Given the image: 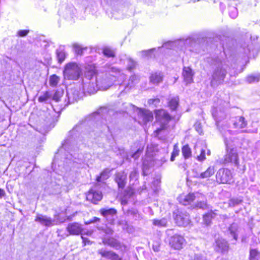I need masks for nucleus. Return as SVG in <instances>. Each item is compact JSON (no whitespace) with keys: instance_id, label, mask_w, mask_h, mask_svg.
Instances as JSON below:
<instances>
[{"instance_id":"f257e3e1","label":"nucleus","mask_w":260,"mask_h":260,"mask_svg":"<svg viewBox=\"0 0 260 260\" xmlns=\"http://www.w3.org/2000/svg\"><path fill=\"white\" fill-rule=\"evenodd\" d=\"M156 122L159 123V127L156 129L155 132L159 134L161 131L166 130L169 122L174 119V117L169 112L163 108L154 110Z\"/></svg>"},{"instance_id":"f03ea898","label":"nucleus","mask_w":260,"mask_h":260,"mask_svg":"<svg viewBox=\"0 0 260 260\" xmlns=\"http://www.w3.org/2000/svg\"><path fill=\"white\" fill-rule=\"evenodd\" d=\"M62 74L66 80H77L81 75L82 69L78 63L72 61L64 66Z\"/></svg>"},{"instance_id":"7ed1b4c3","label":"nucleus","mask_w":260,"mask_h":260,"mask_svg":"<svg viewBox=\"0 0 260 260\" xmlns=\"http://www.w3.org/2000/svg\"><path fill=\"white\" fill-rule=\"evenodd\" d=\"M215 181L218 184H232L234 183L233 173L228 168H221L215 174Z\"/></svg>"},{"instance_id":"20e7f679","label":"nucleus","mask_w":260,"mask_h":260,"mask_svg":"<svg viewBox=\"0 0 260 260\" xmlns=\"http://www.w3.org/2000/svg\"><path fill=\"white\" fill-rule=\"evenodd\" d=\"M170 247L174 250H180L186 244V241L183 235L175 234L170 236L168 240Z\"/></svg>"},{"instance_id":"39448f33","label":"nucleus","mask_w":260,"mask_h":260,"mask_svg":"<svg viewBox=\"0 0 260 260\" xmlns=\"http://www.w3.org/2000/svg\"><path fill=\"white\" fill-rule=\"evenodd\" d=\"M221 163L224 165L232 164L237 167L239 166L238 153L234 148H231L227 150L226 153L224 155L221 160Z\"/></svg>"},{"instance_id":"423d86ee","label":"nucleus","mask_w":260,"mask_h":260,"mask_svg":"<svg viewBox=\"0 0 260 260\" xmlns=\"http://www.w3.org/2000/svg\"><path fill=\"white\" fill-rule=\"evenodd\" d=\"M103 198L102 191L91 187L85 193V199L87 201L94 205H98Z\"/></svg>"},{"instance_id":"0eeeda50","label":"nucleus","mask_w":260,"mask_h":260,"mask_svg":"<svg viewBox=\"0 0 260 260\" xmlns=\"http://www.w3.org/2000/svg\"><path fill=\"white\" fill-rule=\"evenodd\" d=\"M173 217L176 224L179 226H185L189 223L188 215L178 209L173 212Z\"/></svg>"},{"instance_id":"6e6552de","label":"nucleus","mask_w":260,"mask_h":260,"mask_svg":"<svg viewBox=\"0 0 260 260\" xmlns=\"http://www.w3.org/2000/svg\"><path fill=\"white\" fill-rule=\"evenodd\" d=\"M114 180L117 183L118 190H123L127 184V174L124 171L116 172Z\"/></svg>"},{"instance_id":"1a4fd4ad","label":"nucleus","mask_w":260,"mask_h":260,"mask_svg":"<svg viewBox=\"0 0 260 260\" xmlns=\"http://www.w3.org/2000/svg\"><path fill=\"white\" fill-rule=\"evenodd\" d=\"M66 230L69 234L72 235H80L83 231L82 225L77 222H74L68 224L66 228Z\"/></svg>"},{"instance_id":"9d476101","label":"nucleus","mask_w":260,"mask_h":260,"mask_svg":"<svg viewBox=\"0 0 260 260\" xmlns=\"http://www.w3.org/2000/svg\"><path fill=\"white\" fill-rule=\"evenodd\" d=\"M138 114L142 118L144 123L152 121L153 120L152 112L149 110L142 108H138Z\"/></svg>"},{"instance_id":"9b49d317","label":"nucleus","mask_w":260,"mask_h":260,"mask_svg":"<svg viewBox=\"0 0 260 260\" xmlns=\"http://www.w3.org/2000/svg\"><path fill=\"white\" fill-rule=\"evenodd\" d=\"M226 72L223 69L216 70L212 75L211 82L215 83H222L226 76Z\"/></svg>"},{"instance_id":"f8f14e48","label":"nucleus","mask_w":260,"mask_h":260,"mask_svg":"<svg viewBox=\"0 0 260 260\" xmlns=\"http://www.w3.org/2000/svg\"><path fill=\"white\" fill-rule=\"evenodd\" d=\"M84 74L86 78L89 80L96 77L98 74V71L95 65L93 63L86 65L85 67Z\"/></svg>"},{"instance_id":"ddd939ff","label":"nucleus","mask_w":260,"mask_h":260,"mask_svg":"<svg viewBox=\"0 0 260 260\" xmlns=\"http://www.w3.org/2000/svg\"><path fill=\"white\" fill-rule=\"evenodd\" d=\"M102 242L105 245H109L116 249H118L121 247L120 243L113 237L105 236L103 238Z\"/></svg>"},{"instance_id":"4468645a","label":"nucleus","mask_w":260,"mask_h":260,"mask_svg":"<svg viewBox=\"0 0 260 260\" xmlns=\"http://www.w3.org/2000/svg\"><path fill=\"white\" fill-rule=\"evenodd\" d=\"M194 73L192 69L189 67H184L182 71V76L184 80L187 84H190L193 82V76Z\"/></svg>"},{"instance_id":"2eb2a0df","label":"nucleus","mask_w":260,"mask_h":260,"mask_svg":"<svg viewBox=\"0 0 260 260\" xmlns=\"http://www.w3.org/2000/svg\"><path fill=\"white\" fill-rule=\"evenodd\" d=\"M195 195L193 193H189L185 196L180 197L179 202L184 206L191 204L195 200Z\"/></svg>"},{"instance_id":"dca6fc26","label":"nucleus","mask_w":260,"mask_h":260,"mask_svg":"<svg viewBox=\"0 0 260 260\" xmlns=\"http://www.w3.org/2000/svg\"><path fill=\"white\" fill-rule=\"evenodd\" d=\"M164 78L163 75L160 72L152 73L149 77L150 82L153 84H158L161 83Z\"/></svg>"},{"instance_id":"f3484780","label":"nucleus","mask_w":260,"mask_h":260,"mask_svg":"<svg viewBox=\"0 0 260 260\" xmlns=\"http://www.w3.org/2000/svg\"><path fill=\"white\" fill-rule=\"evenodd\" d=\"M216 216V213L211 210L203 215V220L204 223L206 225H209L212 222V220Z\"/></svg>"},{"instance_id":"a211bd4d","label":"nucleus","mask_w":260,"mask_h":260,"mask_svg":"<svg viewBox=\"0 0 260 260\" xmlns=\"http://www.w3.org/2000/svg\"><path fill=\"white\" fill-rule=\"evenodd\" d=\"M35 220L36 222H39L43 224L46 226H50L53 225V220L51 218H47L45 216L38 215L36 217Z\"/></svg>"},{"instance_id":"6ab92c4d","label":"nucleus","mask_w":260,"mask_h":260,"mask_svg":"<svg viewBox=\"0 0 260 260\" xmlns=\"http://www.w3.org/2000/svg\"><path fill=\"white\" fill-rule=\"evenodd\" d=\"M179 104V99L178 96L171 98L168 100V106L171 111H176Z\"/></svg>"},{"instance_id":"aec40b11","label":"nucleus","mask_w":260,"mask_h":260,"mask_svg":"<svg viewBox=\"0 0 260 260\" xmlns=\"http://www.w3.org/2000/svg\"><path fill=\"white\" fill-rule=\"evenodd\" d=\"M75 54L77 56H81L84 50H86L87 47H83L77 43H74L72 45Z\"/></svg>"},{"instance_id":"412c9836","label":"nucleus","mask_w":260,"mask_h":260,"mask_svg":"<svg viewBox=\"0 0 260 260\" xmlns=\"http://www.w3.org/2000/svg\"><path fill=\"white\" fill-rule=\"evenodd\" d=\"M182 154L185 159L190 158L192 156V151L188 144L183 145L181 148Z\"/></svg>"},{"instance_id":"4be33fe9","label":"nucleus","mask_w":260,"mask_h":260,"mask_svg":"<svg viewBox=\"0 0 260 260\" xmlns=\"http://www.w3.org/2000/svg\"><path fill=\"white\" fill-rule=\"evenodd\" d=\"M247 124V121L245 120V118L243 116H240L235 120L234 125L236 128H242L245 127Z\"/></svg>"},{"instance_id":"5701e85b","label":"nucleus","mask_w":260,"mask_h":260,"mask_svg":"<svg viewBox=\"0 0 260 260\" xmlns=\"http://www.w3.org/2000/svg\"><path fill=\"white\" fill-rule=\"evenodd\" d=\"M215 173V167L213 166H210L203 172L201 173L200 175V177L201 178H206L211 177Z\"/></svg>"},{"instance_id":"b1692460","label":"nucleus","mask_w":260,"mask_h":260,"mask_svg":"<svg viewBox=\"0 0 260 260\" xmlns=\"http://www.w3.org/2000/svg\"><path fill=\"white\" fill-rule=\"evenodd\" d=\"M101 215L104 217H107L109 216H113L117 214V210L114 208H110L108 209L102 208L99 211Z\"/></svg>"},{"instance_id":"393cba45","label":"nucleus","mask_w":260,"mask_h":260,"mask_svg":"<svg viewBox=\"0 0 260 260\" xmlns=\"http://www.w3.org/2000/svg\"><path fill=\"white\" fill-rule=\"evenodd\" d=\"M216 244L217 247L221 250V251H227L229 249V246L227 241L223 239H217L216 241Z\"/></svg>"},{"instance_id":"a878e982","label":"nucleus","mask_w":260,"mask_h":260,"mask_svg":"<svg viewBox=\"0 0 260 260\" xmlns=\"http://www.w3.org/2000/svg\"><path fill=\"white\" fill-rule=\"evenodd\" d=\"M259 256L260 251L257 248L250 249L248 257L249 260H257Z\"/></svg>"},{"instance_id":"bb28decb","label":"nucleus","mask_w":260,"mask_h":260,"mask_svg":"<svg viewBox=\"0 0 260 260\" xmlns=\"http://www.w3.org/2000/svg\"><path fill=\"white\" fill-rule=\"evenodd\" d=\"M152 224L158 227H166L168 225V221L165 218L160 219H154L152 220Z\"/></svg>"},{"instance_id":"cd10ccee","label":"nucleus","mask_w":260,"mask_h":260,"mask_svg":"<svg viewBox=\"0 0 260 260\" xmlns=\"http://www.w3.org/2000/svg\"><path fill=\"white\" fill-rule=\"evenodd\" d=\"M60 80V78L58 76H57L55 74L52 75L50 77L49 79V84L52 87H56L59 81Z\"/></svg>"},{"instance_id":"c85d7f7f","label":"nucleus","mask_w":260,"mask_h":260,"mask_svg":"<svg viewBox=\"0 0 260 260\" xmlns=\"http://www.w3.org/2000/svg\"><path fill=\"white\" fill-rule=\"evenodd\" d=\"M51 94L49 90L46 91L44 92L43 94L40 95L38 98V102L40 103H43L47 101L48 100L50 99Z\"/></svg>"},{"instance_id":"c756f323","label":"nucleus","mask_w":260,"mask_h":260,"mask_svg":"<svg viewBox=\"0 0 260 260\" xmlns=\"http://www.w3.org/2000/svg\"><path fill=\"white\" fill-rule=\"evenodd\" d=\"M179 152H180V150L178 148V144H175L173 146V151L171 153V156L170 157V160L171 161H174L175 160V157L179 155Z\"/></svg>"},{"instance_id":"7c9ffc66","label":"nucleus","mask_w":260,"mask_h":260,"mask_svg":"<svg viewBox=\"0 0 260 260\" xmlns=\"http://www.w3.org/2000/svg\"><path fill=\"white\" fill-rule=\"evenodd\" d=\"M103 53L108 57H114L115 56L114 52L109 47H105L103 50Z\"/></svg>"},{"instance_id":"2f4dec72","label":"nucleus","mask_w":260,"mask_h":260,"mask_svg":"<svg viewBox=\"0 0 260 260\" xmlns=\"http://www.w3.org/2000/svg\"><path fill=\"white\" fill-rule=\"evenodd\" d=\"M58 62L59 63H62L66 57L65 52L63 50H59L56 52Z\"/></svg>"},{"instance_id":"473e14b6","label":"nucleus","mask_w":260,"mask_h":260,"mask_svg":"<svg viewBox=\"0 0 260 260\" xmlns=\"http://www.w3.org/2000/svg\"><path fill=\"white\" fill-rule=\"evenodd\" d=\"M134 189L132 187H128L124 191L123 197L128 198H131L134 194Z\"/></svg>"},{"instance_id":"72a5a7b5","label":"nucleus","mask_w":260,"mask_h":260,"mask_svg":"<svg viewBox=\"0 0 260 260\" xmlns=\"http://www.w3.org/2000/svg\"><path fill=\"white\" fill-rule=\"evenodd\" d=\"M206 158V151L205 149H202L200 154L196 157V159L199 161L202 162L205 160Z\"/></svg>"},{"instance_id":"f704fd0d","label":"nucleus","mask_w":260,"mask_h":260,"mask_svg":"<svg viewBox=\"0 0 260 260\" xmlns=\"http://www.w3.org/2000/svg\"><path fill=\"white\" fill-rule=\"evenodd\" d=\"M160 100L159 98H152L148 100V104L149 105H154L155 106H157V105L160 103Z\"/></svg>"},{"instance_id":"c9c22d12","label":"nucleus","mask_w":260,"mask_h":260,"mask_svg":"<svg viewBox=\"0 0 260 260\" xmlns=\"http://www.w3.org/2000/svg\"><path fill=\"white\" fill-rule=\"evenodd\" d=\"M143 147L138 148L137 150L132 155V157L134 158L135 159H138L141 154L143 152Z\"/></svg>"},{"instance_id":"e433bc0d","label":"nucleus","mask_w":260,"mask_h":260,"mask_svg":"<svg viewBox=\"0 0 260 260\" xmlns=\"http://www.w3.org/2000/svg\"><path fill=\"white\" fill-rule=\"evenodd\" d=\"M110 170L109 169H104L100 173V175L102 176L103 179H107L109 177V173H110Z\"/></svg>"},{"instance_id":"4c0bfd02","label":"nucleus","mask_w":260,"mask_h":260,"mask_svg":"<svg viewBox=\"0 0 260 260\" xmlns=\"http://www.w3.org/2000/svg\"><path fill=\"white\" fill-rule=\"evenodd\" d=\"M228 231L230 234L233 236V238L237 240L238 239V235L236 234V230L234 229L232 225H230L228 228Z\"/></svg>"},{"instance_id":"58836bf2","label":"nucleus","mask_w":260,"mask_h":260,"mask_svg":"<svg viewBox=\"0 0 260 260\" xmlns=\"http://www.w3.org/2000/svg\"><path fill=\"white\" fill-rule=\"evenodd\" d=\"M29 32V30L27 29L19 30L17 32V36L20 37H24L27 36Z\"/></svg>"},{"instance_id":"ea45409f","label":"nucleus","mask_w":260,"mask_h":260,"mask_svg":"<svg viewBox=\"0 0 260 260\" xmlns=\"http://www.w3.org/2000/svg\"><path fill=\"white\" fill-rule=\"evenodd\" d=\"M196 207L201 208L203 209H206L207 207V205L206 202H198L196 205Z\"/></svg>"},{"instance_id":"a19ab883","label":"nucleus","mask_w":260,"mask_h":260,"mask_svg":"<svg viewBox=\"0 0 260 260\" xmlns=\"http://www.w3.org/2000/svg\"><path fill=\"white\" fill-rule=\"evenodd\" d=\"M52 99L55 102H59L60 100V96L57 91H56L52 96Z\"/></svg>"},{"instance_id":"79ce46f5","label":"nucleus","mask_w":260,"mask_h":260,"mask_svg":"<svg viewBox=\"0 0 260 260\" xmlns=\"http://www.w3.org/2000/svg\"><path fill=\"white\" fill-rule=\"evenodd\" d=\"M234 205H238L242 203V200L238 199H234L231 201Z\"/></svg>"},{"instance_id":"37998d69","label":"nucleus","mask_w":260,"mask_h":260,"mask_svg":"<svg viewBox=\"0 0 260 260\" xmlns=\"http://www.w3.org/2000/svg\"><path fill=\"white\" fill-rule=\"evenodd\" d=\"M126 198H124L123 197V198L121 199L120 203H121V205H125L127 204L128 202H127V200L126 199Z\"/></svg>"},{"instance_id":"c03bdc74","label":"nucleus","mask_w":260,"mask_h":260,"mask_svg":"<svg viewBox=\"0 0 260 260\" xmlns=\"http://www.w3.org/2000/svg\"><path fill=\"white\" fill-rule=\"evenodd\" d=\"M81 238L83 240V242L84 243V245H86L87 243H89L90 241L88 240V238H85L83 236H81Z\"/></svg>"},{"instance_id":"a18cd8bd","label":"nucleus","mask_w":260,"mask_h":260,"mask_svg":"<svg viewBox=\"0 0 260 260\" xmlns=\"http://www.w3.org/2000/svg\"><path fill=\"white\" fill-rule=\"evenodd\" d=\"M6 195L5 191L4 189L0 188V198L4 197Z\"/></svg>"},{"instance_id":"49530a36","label":"nucleus","mask_w":260,"mask_h":260,"mask_svg":"<svg viewBox=\"0 0 260 260\" xmlns=\"http://www.w3.org/2000/svg\"><path fill=\"white\" fill-rule=\"evenodd\" d=\"M100 221H101V219L97 217H94L92 219V221L93 222V223L98 222H100Z\"/></svg>"},{"instance_id":"de8ad7c7","label":"nucleus","mask_w":260,"mask_h":260,"mask_svg":"<svg viewBox=\"0 0 260 260\" xmlns=\"http://www.w3.org/2000/svg\"><path fill=\"white\" fill-rule=\"evenodd\" d=\"M102 179H103L102 176L99 174L98 176H96L95 180L97 182H101Z\"/></svg>"},{"instance_id":"09e8293b","label":"nucleus","mask_w":260,"mask_h":260,"mask_svg":"<svg viewBox=\"0 0 260 260\" xmlns=\"http://www.w3.org/2000/svg\"><path fill=\"white\" fill-rule=\"evenodd\" d=\"M106 233H109V234H112L113 233V231L112 229H109L106 230Z\"/></svg>"},{"instance_id":"8fccbe9b","label":"nucleus","mask_w":260,"mask_h":260,"mask_svg":"<svg viewBox=\"0 0 260 260\" xmlns=\"http://www.w3.org/2000/svg\"><path fill=\"white\" fill-rule=\"evenodd\" d=\"M207 153L208 155H211V151L210 150H208Z\"/></svg>"},{"instance_id":"3c124183","label":"nucleus","mask_w":260,"mask_h":260,"mask_svg":"<svg viewBox=\"0 0 260 260\" xmlns=\"http://www.w3.org/2000/svg\"><path fill=\"white\" fill-rule=\"evenodd\" d=\"M91 223H93V222L92 221V219L90 220H89L88 222H86V224Z\"/></svg>"},{"instance_id":"603ef678","label":"nucleus","mask_w":260,"mask_h":260,"mask_svg":"<svg viewBox=\"0 0 260 260\" xmlns=\"http://www.w3.org/2000/svg\"><path fill=\"white\" fill-rule=\"evenodd\" d=\"M90 233H89L88 232L87 233V234H91V232H89Z\"/></svg>"}]
</instances>
